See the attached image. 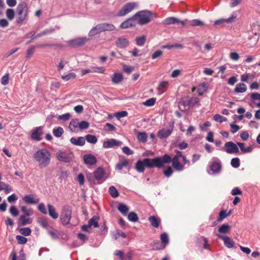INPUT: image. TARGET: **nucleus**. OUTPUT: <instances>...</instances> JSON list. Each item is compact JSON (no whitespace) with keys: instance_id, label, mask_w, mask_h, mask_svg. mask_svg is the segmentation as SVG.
Listing matches in <instances>:
<instances>
[{"instance_id":"obj_1","label":"nucleus","mask_w":260,"mask_h":260,"mask_svg":"<svg viewBox=\"0 0 260 260\" xmlns=\"http://www.w3.org/2000/svg\"><path fill=\"white\" fill-rule=\"evenodd\" d=\"M171 160V157L168 154H165L162 157H156L152 159L144 158L136 162L135 169L138 172L143 173L145 167L161 168L164 164H169Z\"/></svg>"},{"instance_id":"obj_2","label":"nucleus","mask_w":260,"mask_h":260,"mask_svg":"<svg viewBox=\"0 0 260 260\" xmlns=\"http://www.w3.org/2000/svg\"><path fill=\"white\" fill-rule=\"evenodd\" d=\"M34 157L39 167L41 168H43L49 165L51 155L47 149L43 148L37 150L34 154Z\"/></svg>"},{"instance_id":"obj_3","label":"nucleus","mask_w":260,"mask_h":260,"mask_svg":"<svg viewBox=\"0 0 260 260\" xmlns=\"http://www.w3.org/2000/svg\"><path fill=\"white\" fill-rule=\"evenodd\" d=\"M152 17H157V15L149 10L140 11L134 15V19L141 25L149 23Z\"/></svg>"},{"instance_id":"obj_4","label":"nucleus","mask_w":260,"mask_h":260,"mask_svg":"<svg viewBox=\"0 0 260 260\" xmlns=\"http://www.w3.org/2000/svg\"><path fill=\"white\" fill-rule=\"evenodd\" d=\"M17 13L18 17L16 21L18 23H22L26 18L28 13V7L27 5L24 3H20L17 7Z\"/></svg>"},{"instance_id":"obj_5","label":"nucleus","mask_w":260,"mask_h":260,"mask_svg":"<svg viewBox=\"0 0 260 260\" xmlns=\"http://www.w3.org/2000/svg\"><path fill=\"white\" fill-rule=\"evenodd\" d=\"M56 157L60 161L70 162L73 160L74 154L73 152L69 150H59L56 153Z\"/></svg>"},{"instance_id":"obj_6","label":"nucleus","mask_w":260,"mask_h":260,"mask_svg":"<svg viewBox=\"0 0 260 260\" xmlns=\"http://www.w3.org/2000/svg\"><path fill=\"white\" fill-rule=\"evenodd\" d=\"M72 215V210L70 206H65L63 207L60 215V220L62 224L68 225L70 223Z\"/></svg>"},{"instance_id":"obj_7","label":"nucleus","mask_w":260,"mask_h":260,"mask_svg":"<svg viewBox=\"0 0 260 260\" xmlns=\"http://www.w3.org/2000/svg\"><path fill=\"white\" fill-rule=\"evenodd\" d=\"M137 6V3L135 2L127 3L118 12L117 15L120 17L124 16L132 11Z\"/></svg>"},{"instance_id":"obj_8","label":"nucleus","mask_w":260,"mask_h":260,"mask_svg":"<svg viewBox=\"0 0 260 260\" xmlns=\"http://www.w3.org/2000/svg\"><path fill=\"white\" fill-rule=\"evenodd\" d=\"M88 40L85 37L77 38L68 41V44L72 47H80L84 45Z\"/></svg>"},{"instance_id":"obj_9","label":"nucleus","mask_w":260,"mask_h":260,"mask_svg":"<svg viewBox=\"0 0 260 260\" xmlns=\"http://www.w3.org/2000/svg\"><path fill=\"white\" fill-rule=\"evenodd\" d=\"M105 175V172L104 169L102 168H98L93 172L94 178L96 181H98V183L101 184L103 183L105 179L104 176Z\"/></svg>"},{"instance_id":"obj_10","label":"nucleus","mask_w":260,"mask_h":260,"mask_svg":"<svg viewBox=\"0 0 260 260\" xmlns=\"http://www.w3.org/2000/svg\"><path fill=\"white\" fill-rule=\"evenodd\" d=\"M224 150L228 153H238L239 148L234 142L230 141L224 144Z\"/></svg>"},{"instance_id":"obj_11","label":"nucleus","mask_w":260,"mask_h":260,"mask_svg":"<svg viewBox=\"0 0 260 260\" xmlns=\"http://www.w3.org/2000/svg\"><path fill=\"white\" fill-rule=\"evenodd\" d=\"M122 144V142L121 141L114 139H111L104 141L103 144V147L104 148H110L115 146H120Z\"/></svg>"},{"instance_id":"obj_12","label":"nucleus","mask_w":260,"mask_h":260,"mask_svg":"<svg viewBox=\"0 0 260 260\" xmlns=\"http://www.w3.org/2000/svg\"><path fill=\"white\" fill-rule=\"evenodd\" d=\"M137 22L134 19V16L123 21L120 25V27L122 29H126L129 27L135 26Z\"/></svg>"},{"instance_id":"obj_13","label":"nucleus","mask_w":260,"mask_h":260,"mask_svg":"<svg viewBox=\"0 0 260 260\" xmlns=\"http://www.w3.org/2000/svg\"><path fill=\"white\" fill-rule=\"evenodd\" d=\"M43 134L42 126H39L36 127L32 132L31 138L32 140L35 141H40L42 139L41 136Z\"/></svg>"},{"instance_id":"obj_14","label":"nucleus","mask_w":260,"mask_h":260,"mask_svg":"<svg viewBox=\"0 0 260 260\" xmlns=\"http://www.w3.org/2000/svg\"><path fill=\"white\" fill-rule=\"evenodd\" d=\"M173 130V124L170 126L169 128H162L158 132L157 136L160 139H164L168 137L172 133Z\"/></svg>"},{"instance_id":"obj_15","label":"nucleus","mask_w":260,"mask_h":260,"mask_svg":"<svg viewBox=\"0 0 260 260\" xmlns=\"http://www.w3.org/2000/svg\"><path fill=\"white\" fill-rule=\"evenodd\" d=\"M35 196L33 194L25 195L23 197V200L26 204H36L39 202V199Z\"/></svg>"},{"instance_id":"obj_16","label":"nucleus","mask_w":260,"mask_h":260,"mask_svg":"<svg viewBox=\"0 0 260 260\" xmlns=\"http://www.w3.org/2000/svg\"><path fill=\"white\" fill-rule=\"evenodd\" d=\"M98 26L101 32L105 31H113L116 29V27L111 23H102L99 24Z\"/></svg>"},{"instance_id":"obj_17","label":"nucleus","mask_w":260,"mask_h":260,"mask_svg":"<svg viewBox=\"0 0 260 260\" xmlns=\"http://www.w3.org/2000/svg\"><path fill=\"white\" fill-rule=\"evenodd\" d=\"M217 236L218 237L221 239L223 241L224 244L226 247L229 248L234 247V242L230 237L220 234H217Z\"/></svg>"},{"instance_id":"obj_18","label":"nucleus","mask_w":260,"mask_h":260,"mask_svg":"<svg viewBox=\"0 0 260 260\" xmlns=\"http://www.w3.org/2000/svg\"><path fill=\"white\" fill-rule=\"evenodd\" d=\"M115 44L117 47L120 48H124L128 46L129 41L126 38H119L115 42Z\"/></svg>"},{"instance_id":"obj_19","label":"nucleus","mask_w":260,"mask_h":260,"mask_svg":"<svg viewBox=\"0 0 260 260\" xmlns=\"http://www.w3.org/2000/svg\"><path fill=\"white\" fill-rule=\"evenodd\" d=\"M70 142L75 146H83L85 143V139L83 137H79L77 139L72 137L70 139Z\"/></svg>"},{"instance_id":"obj_20","label":"nucleus","mask_w":260,"mask_h":260,"mask_svg":"<svg viewBox=\"0 0 260 260\" xmlns=\"http://www.w3.org/2000/svg\"><path fill=\"white\" fill-rule=\"evenodd\" d=\"M84 162L86 165H93L96 161V158L93 155L91 154H86L83 157Z\"/></svg>"},{"instance_id":"obj_21","label":"nucleus","mask_w":260,"mask_h":260,"mask_svg":"<svg viewBox=\"0 0 260 260\" xmlns=\"http://www.w3.org/2000/svg\"><path fill=\"white\" fill-rule=\"evenodd\" d=\"M69 128L73 132H77L79 130V122L78 119H74L71 121Z\"/></svg>"},{"instance_id":"obj_22","label":"nucleus","mask_w":260,"mask_h":260,"mask_svg":"<svg viewBox=\"0 0 260 260\" xmlns=\"http://www.w3.org/2000/svg\"><path fill=\"white\" fill-rule=\"evenodd\" d=\"M26 216L21 215L18 220V223L21 226H24L26 224H31L32 220L30 218H27Z\"/></svg>"},{"instance_id":"obj_23","label":"nucleus","mask_w":260,"mask_h":260,"mask_svg":"<svg viewBox=\"0 0 260 260\" xmlns=\"http://www.w3.org/2000/svg\"><path fill=\"white\" fill-rule=\"evenodd\" d=\"M47 207L48 209V214L49 216L51 217L53 219H57L58 217V214L56 212L54 207L52 205L48 204L47 205Z\"/></svg>"},{"instance_id":"obj_24","label":"nucleus","mask_w":260,"mask_h":260,"mask_svg":"<svg viewBox=\"0 0 260 260\" xmlns=\"http://www.w3.org/2000/svg\"><path fill=\"white\" fill-rule=\"evenodd\" d=\"M129 162L126 159H122L120 160L116 166V169L119 171H121L123 168L126 167L128 166Z\"/></svg>"},{"instance_id":"obj_25","label":"nucleus","mask_w":260,"mask_h":260,"mask_svg":"<svg viewBox=\"0 0 260 260\" xmlns=\"http://www.w3.org/2000/svg\"><path fill=\"white\" fill-rule=\"evenodd\" d=\"M148 220L151 225L154 228H158L160 223V219L155 217L154 216H151L148 218Z\"/></svg>"},{"instance_id":"obj_26","label":"nucleus","mask_w":260,"mask_h":260,"mask_svg":"<svg viewBox=\"0 0 260 260\" xmlns=\"http://www.w3.org/2000/svg\"><path fill=\"white\" fill-rule=\"evenodd\" d=\"M179 22V19L174 17H170L166 18L162 21L164 25H170L177 24Z\"/></svg>"},{"instance_id":"obj_27","label":"nucleus","mask_w":260,"mask_h":260,"mask_svg":"<svg viewBox=\"0 0 260 260\" xmlns=\"http://www.w3.org/2000/svg\"><path fill=\"white\" fill-rule=\"evenodd\" d=\"M137 138L139 142L145 143L147 140L148 135L146 132H138Z\"/></svg>"},{"instance_id":"obj_28","label":"nucleus","mask_w":260,"mask_h":260,"mask_svg":"<svg viewBox=\"0 0 260 260\" xmlns=\"http://www.w3.org/2000/svg\"><path fill=\"white\" fill-rule=\"evenodd\" d=\"M231 229V227L229 224H222L218 228V234L222 235V234L228 233Z\"/></svg>"},{"instance_id":"obj_29","label":"nucleus","mask_w":260,"mask_h":260,"mask_svg":"<svg viewBox=\"0 0 260 260\" xmlns=\"http://www.w3.org/2000/svg\"><path fill=\"white\" fill-rule=\"evenodd\" d=\"M247 90V86L245 84L240 83L236 85L235 88V92L236 93H243Z\"/></svg>"},{"instance_id":"obj_30","label":"nucleus","mask_w":260,"mask_h":260,"mask_svg":"<svg viewBox=\"0 0 260 260\" xmlns=\"http://www.w3.org/2000/svg\"><path fill=\"white\" fill-rule=\"evenodd\" d=\"M123 80V75L121 73H114L112 77V81L114 84H118Z\"/></svg>"},{"instance_id":"obj_31","label":"nucleus","mask_w":260,"mask_h":260,"mask_svg":"<svg viewBox=\"0 0 260 260\" xmlns=\"http://www.w3.org/2000/svg\"><path fill=\"white\" fill-rule=\"evenodd\" d=\"M12 188L8 184L0 181V191L4 190L5 193L8 194L12 191Z\"/></svg>"},{"instance_id":"obj_32","label":"nucleus","mask_w":260,"mask_h":260,"mask_svg":"<svg viewBox=\"0 0 260 260\" xmlns=\"http://www.w3.org/2000/svg\"><path fill=\"white\" fill-rule=\"evenodd\" d=\"M188 24L191 26H201L205 24L203 21L199 19H192L188 21Z\"/></svg>"},{"instance_id":"obj_33","label":"nucleus","mask_w":260,"mask_h":260,"mask_svg":"<svg viewBox=\"0 0 260 260\" xmlns=\"http://www.w3.org/2000/svg\"><path fill=\"white\" fill-rule=\"evenodd\" d=\"M118 209L124 216L127 215V213L129 210L128 207L122 203L118 205Z\"/></svg>"},{"instance_id":"obj_34","label":"nucleus","mask_w":260,"mask_h":260,"mask_svg":"<svg viewBox=\"0 0 260 260\" xmlns=\"http://www.w3.org/2000/svg\"><path fill=\"white\" fill-rule=\"evenodd\" d=\"M237 144L239 146L241 151L243 153L250 152L252 150V148L251 147H245V144L243 143L238 142Z\"/></svg>"},{"instance_id":"obj_35","label":"nucleus","mask_w":260,"mask_h":260,"mask_svg":"<svg viewBox=\"0 0 260 260\" xmlns=\"http://www.w3.org/2000/svg\"><path fill=\"white\" fill-rule=\"evenodd\" d=\"M22 212L24 214V215L29 216H31L34 214V211L31 208H28L25 206H23L21 207Z\"/></svg>"},{"instance_id":"obj_36","label":"nucleus","mask_w":260,"mask_h":260,"mask_svg":"<svg viewBox=\"0 0 260 260\" xmlns=\"http://www.w3.org/2000/svg\"><path fill=\"white\" fill-rule=\"evenodd\" d=\"M168 85V82L167 81H162L159 83L158 86V90L160 92V94L164 93L166 91Z\"/></svg>"},{"instance_id":"obj_37","label":"nucleus","mask_w":260,"mask_h":260,"mask_svg":"<svg viewBox=\"0 0 260 260\" xmlns=\"http://www.w3.org/2000/svg\"><path fill=\"white\" fill-rule=\"evenodd\" d=\"M146 40V37L145 36L138 37L136 38V44L139 46H143Z\"/></svg>"},{"instance_id":"obj_38","label":"nucleus","mask_w":260,"mask_h":260,"mask_svg":"<svg viewBox=\"0 0 260 260\" xmlns=\"http://www.w3.org/2000/svg\"><path fill=\"white\" fill-rule=\"evenodd\" d=\"M109 192L111 196L114 198H115L119 196L117 189L114 186H111L109 187Z\"/></svg>"},{"instance_id":"obj_39","label":"nucleus","mask_w":260,"mask_h":260,"mask_svg":"<svg viewBox=\"0 0 260 260\" xmlns=\"http://www.w3.org/2000/svg\"><path fill=\"white\" fill-rule=\"evenodd\" d=\"M221 169V165L219 162H214L210 166V169L213 172H218Z\"/></svg>"},{"instance_id":"obj_40","label":"nucleus","mask_w":260,"mask_h":260,"mask_svg":"<svg viewBox=\"0 0 260 260\" xmlns=\"http://www.w3.org/2000/svg\"><path fill=\"white\" fill-rule=\"evenodd\" d=\"M152 246L153 249L155 250H162L165 248L164 246L158 241L154 242L152 244Z\"/></svg>"},{"instance_id":"obj_41","label":"nucleus","mask_w":260,"mask_h":260,"mask_svg":"<svg viewBox=\"0 0 260 260\" xmlns=\"http://www.w3.org/2000/svg\"><path fill=\"white\" fill-rule=\"evenodd\" d=\"M160 240H161V244L165 247L169 243V238H168V235L166 233H162V234H161Z\"/></svg>"},{"instance_id":"obj_42","label":"nucleus","mask_w":260,"mask_h":260,"mask_svg":"<svg viewBox=\"0 0 260 260\" xmlns=\"http://www.w3.org/2000/svg\"><path fill=\"white\" fill-rule=\"evenodd\" d=\"M88 143L95 144L97 142L98 139L97 138L92 135H87L85 137V139Z\"/></svg>"},{"instance_id":"obj_43","label":"nucleus","mask_w":260,"mask_h":260,"mask_svg":"<svg viewBox=\"0 0 260 260\" xmlns=\"http://www.w3.org/2000/svg\"><path fill=\"white\" fill-rule=\"evenodd\" d=\"M127 218L132 222H136L139 219L137 214L134 212H131L127 215Z\"/></svg>"},{"instance_id":"obj_44","label":"nucleus","mask_w":260,"mask_h":260,"mask_svg":"<svg viewBox=\"0 0 260 260\" xmlns=\"http://www.w3.org/2000/svg\"><path fill=\"white\" fill-rule=\"evenodd\" d=\"M63 133V129L61 127H58L56 128H54L53 130V135L57 138L61 136Z\"/></svg>"},{"instance_id":"obj_45","label":"nucleus","mask_w":260,"mask_h":260,"mask_svg":"<svg viewBox=\"0 0 260 260\" xmlns=\"http://www.w3.org/2000/svg\"><path fill=\"white\" fill-rule=\"evenodd\" d=\"M101 32L100 31V28L98 26V24L93 27L89 32L88 35L90 37L94 36Z\"/></svg>"},{"instance_id":"obj_46","label":"nucleus","mask_w":260,"mask_h":260,"mask_svg":"<svg viewBox=\"0 0 260 260\" xmlns=\"http://www.w3.org/2000/svg\"><path fill=\"white\" fill-rule=\"evenodd\" d=\"M98 218L95 216L90 219L88 221V224L90 227L98 228L99 226Z\"/></svg>"},{"instance_id":"obj_47","label":"nucleus","mask_w":260,"mask_h":260,"mask_svg":"<svg viewBox=\"0 0 260 260\" xmlns=\"http://www.w3.org/2000/svg\"><path fill=\"white\" fill-rule=\"evenodd\" d=\"M232 166L235 168H238L240 165V159L238 157L233 158L231 161Z\"/></svg>"},{"instance_id":"obj_48","label":"nucleus","mask_w":260,"mask_h":260,"mask_svg":"<svg viewBox=\"0 0 260 260\" xmlns=\"http://www.w3.org/2000/svg\"><path fill=\"white\" fill-rule=\"evenodd\" d=\"M38 222L41 226H42L45 229H47L48 226V221L45 218H39L38 220Z\"/></svg>"},{"instance_id":"obj_49","label":"nucleus","mask_w":260,"mask_h":260,"mask_svg":"<svg viewBox=\"0 0 260 260\" xmlns=\"http://www.w3.org/2000/svg\"><path fill=\"white\" fill-rule=\"evenodd\" d=\"M250 98L251 102L253 104H255V101H260V93L258 92L252 93L250 95Z\"/></svg>"},{"instance_id":"obj_50","label":"nucleus","mask_w":260,"mask_h":260,"mask_svg":"<svg viewBox=\"0 0 260 260\" xmlns=\"http://www.w3.org/2000/svg\"><path fill=\"white\" fill-rule=\"evenodd\" d=\"M20 233L24 236H28L31 234V230L29 228H21L19 230Z\"/></svg>"},{"instance_id":"obj_51","label":"nucleus","mask_w":260,"mask_h":260,"mask_svg":"<svg viewBox=\"0 0 260 260\" xmlns=\"http://www.w3.org/2000/svg\"><path fill=\"white\" fill-rule=\"evenodd\" d=\"M6 16L9 20H12L14 18V11L13 9H9L6 11Z\"/></svg>"},{"instance_id":"obj_52","label":"nucleus","mask_w":260,"mask_h":260,"mask_svg":"<svg viewBox=\"0 0 260 260\" xmlns=\"http://www.w3.org/2000/svg\"><path fill=\"white\" fill-rule=\"evenodd\" d=\"M213 119L215 121L219 122L220 123L226 121L227 120L225 117H223L219 114H215L213 117Z\"/></svg>"},{"instance_id":"obj_53","label":"nucleus","mask_w":260,"mask_h":260,"mask_svg":"<svg viewBox=\"0 0 260 260\" xmlns=\"http://www.w3.org/2000/svg\"><path fill=\"white\" fill-rule=\"evenodd\" d=\"M76 75L74 73H71L66 75L61 76V78L66 81H68L71 79H74Z\"/></svg>"},{"instance_id":"obj_54","label":"nucleus","mask_w":260,"mask_h":260,"mask_svg":"<svg viewBox=\"0 0 260 260\" xmlns=\"http://www.w3.org/2000/svg\"><path fill=\"white\" fill-rule=\"evenodd\" d=\"M92 73H104L105 71V69L104 67H91Z\"/></svg>"},{"instance_id":"obj_55","label":"nucleus","mask_w":260,"mask_h":260,"mask_svg":"<svg viewBox=\"0 0 260 260\" xmlns=\"http://www.w3.org/2000/svg\"><path fill=\"white\" fill-rule=\"evenodd\" d=\"M172 167L177 171H181L184 169V165L179 162L172 164Z\"/></svg>"},{"instance_id":"obj_56","label":"nucleus","mask_w":260,"mask_h":260,"mask_svg":"<svg viewBox=\"0 0 260 260\" xmlns=\"http://www.w3.org/2000/svg\"><path fill=\"white\" fill-rule=\"evenodd\" d=\"M155 101L156 100L154 98H151L143 102V105L146 106L150 107L154 105Z\"/></svg>"},{"instance_id":"obj_57","label":"nucleus","mask_w":260,"mask_h":260,"mask_svg":"<svg viewBox=\"0 0 260 260\" xmlns=\"http://www.w3.org/2000/svg\"><path fill=\"white\" fill-rule=\"evenodd\" d=\"M16 239L17 240L18 243L20 244H24L27 241V240L26 238L19 235L17 236L16 237Z\"/></svg>"},{"instance_id":"obj_58","label":"nucleus","mask_w":260,"mask_h":260,"mask_svg":"<svg viewBox=\"0 0 260 260\" xmlns=\"http://www.w3.org/2000/svg\"><path fill=\"white\" fill-rule=\"evenodd\" d=\"M89 126V123L86 121H82L79 122V130L87 129Z\"/></svg>"},{"instance_id":"obj_59","label":"nucleus","mask_w":260,"mask_h":260,"mask_svg":"<svg viewBox=\"0 0 260 260\" xmlns=\"http://www.w3.org/2000/svg\"><path fill=\"white\" fill-rule=\"evenodd\" d=\"M35 48L36 46H31L28 48L26 55V58H30L32 55L35 52Z\"/></svg>"},{"instance_id":"obj_60","label":"nucleus","mask_w":260,"mask_h":260,"mask_svg":"<svg viewBox=\"0 0 260 260\" xmlns=\"http://www.w3.org/2000/svg\"><path fill=\"white\" fill-rule=\"evenodd\" d=\"M10 212L14 217L17 216L19 214V212H18L17 209L14 206H11L10 207Z\"/></svg>"},{"instance_id":"obj_61","label":"nucleus","mask_w":260,"mask_h":260,"mask_svg":"<svg viewBox=\"0 0 260 260\" xmlns=\"http://www.w3.org/2000/svg\"><path fill=\"white\" fill-rule=\"evenodd\" d=\"M173 171L171 167H168L166 170L164 171L165 176L167 177H170L173 174Z\"/></svg>"},{"instance_id":"obj_62","label":"nucleus","mask_w":260,"mask_h":260,"mask_svg":"<svg viewBox=\"0 0 260 260\" xmlns=\"http://www.w3.org/2000/svg\"><path fill=\"white\" fill-rule=\"evenodd\" d=\"M127 115V112L125 111L117 112L115 114V116L118 119L125 117Z\"/></svg>"},{"instance_id":"obj_63","label":"nucleus","mask_w":260,"mask_h":260,"mask_svg":"<svg viewBox=\"0 0 260 260\" xmlns=\"http://www.w3.org/2000/svg\"><path fill=\"white\" fill-rule=\"evenodd\" d=\"M38 209L43 214H46L47 213L45 206L43 203H40L38 206Z\"/></svg>"},{"instance_id":"obj_64","label":"nucleus","mask_w":260,"mask_h":260,"mask_svg":"<svg viewBox=\"0 0 260 260\" xmlns=\"http://www.w3.org/2000/svg\"><path fill=\"white\" fill-rule=\"evenodd\" d=\"M7 200L9 203H12L18 200V197L15 193H13L8 197Z\"/></svg>"}]
</instances>
